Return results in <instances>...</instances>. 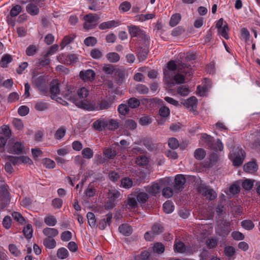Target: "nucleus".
Masks as SVG:
<instances>
[{
    "instance_id": "obj_1",
    "label": "nucleus",
    "mask_w": 260,
    "mask_h": 260,
    "mask_svg": "<svg viewBox=\"0 0 260 260\" xmlns=\"http://www.w3.org/2000/svg\"><path fill=\"white\" fill-rule=\"evenodd\" d=\"M61 95L63 97L70 102L73 103L76 106L83 109L87 103L86 101H78L76 97V91L74 87L67 86L66 89L62 91Z\"/></svg>"
},
{
    "instance_id": "obj_2",
    "label": "nucleus",
    "mask_w": 260,
    "mask_h": 260,
    "mask_svg": "<svg viewBox=\"0 0 260 260\" xmlns=\"http://www.w3.org/2000/svg\"><path fill=\"white\" fill-rule=\"evenodd\" d=\"M86 102L84 109L88 111L108 109L111 107L112 104L110 101L106 100L99 101L95 105L89 101H86Z\"/></svg>"
},
{
    "instance_id": "obj_3",
    "label": "nucleus",
    "mask_w": 260,
    "mask_h": 260,
    "mask_svg": "<svg viewBox=\"0 0 260 260\" xmlns=\"http://www.w3.org/2000/svg\"><path fill=\"white\" fill-rule=\"evenodd\" d=\"M229 157L234 166H239L244 159L245 152L241 148L238 147L230 152Z\"/></svg>"
},
{
    "instance_id": "obj_4",
    "label": "nucleus",
    "mask_w": 260,
    "mask_h": 260,
    "mask_svg": "<svg viewBox=\"0 0 260 260\" xmlns=\"http://www.w3.org/2000/svg\"><path fill=\"white\" fill-rule=\"evenodd\" d=\"M167 68L168 70L164 71V75L168 84H170L169 80L171 75V72L175 71H177L178 72H182V69H184L185 67L182 64H180L179 62L176 63L174 61L171 60L168 63ZM173 85V83H170V87H172Z\"/></svg>"
},
{
    "instance_id": "obj_5",
    "label": "nucleus",
    "mask_w": 260,
    "mask_h": 260,
    "mask_svg": "<svg viewBox=\"0 0 260 260\" xmlns=\"http://www.w3.org/2000/svg\"><path fill=\"white\" fill-rule=\"evenodd\" d=\"M50 93L51 97L53 100H56L57 102L63 105H67L68 103L62 100L60 97L57 96L59 93V84L57 81H54L50 84Z\"/></svg>"
},
{
    "instance_id": "obj_6",
    "label": "nucleus",
    "mask_w": 260,
    "mask_h": 260,
    "mask_svg": "<svg viewBox=\"0 0 260 260\" xmlns=\"http://www.w3.org/2000/svg\"><path fill=\"white\" fill-rule=\"evenodd\" d=\"M6 149L10 153L20 154L23 152L24 146L21 142L11 140L9 142Z\"/></svg>"
},
{
    "instance_id": "obj_7",
    "label": "nucleus",
    "mask_w": 260,
    "mask_h": 260,
    "mask_svg": "<svg viewBox=\"0 0 260 260\" xmlns=\"http://www.w3.org/2000/svg\"><path fill=\"white\" fill-rule=\"evenodd\" d=\"M99 18L96 14L90 13L86 15L84 17L85 20L84 27L87 29L94 28L97 25Z\"/></svg>"
},
{
    "instance_id": "obj_8",
    "label": "nucleus",
    "mask_w": 260,
    "mask_h": 260,
    "mask_svg": "<svg viewBox=\"0 0 260 260\" xmlns=\"http://www.w3.org/2000/svg\"><path fill=\"white\" fill-rule=\"evenodd\" d=\"M198 191L209 200L214 199L217 196L216 192L207 186L200 185L198 188Z\"/></svg>"
},
{
    "instance_id": "obj_9",
    "label": "nucleus",
    "mask_w": 260,
    "mask_h": 260,
    "mask_svg": "<svg viewBox=\"0 0 260 260\" xmlns=\"http://www.w3.org/2000/svg\"><path fill=\"white\" fill-rule=\"evenodd\" d=\"M181 103L191 112L195 114L197 113V108L198 106V100L195 96H191L184 100Z\"/></svg>"
},
{
    "instance_id": "obj_10",
    "label": "nucleus",
    "mask_w": 260,
    "mask_h": 260,
    "mask_svg": "<svg viewBox=\"0 0 260 260\" xmlns=\"http://www.w3.org/2000/svg\"><path fill=\"white\" fill-rule=\"evenodd\" d=\"M163 184L164 180H160L158 182L154 183L150 186L145 187V190L149 194L155 195L160 192V188L162 187Z\"/></svg>"
},
{
    "instance_id": "obj_11",
    "label": "nucleus",
    "mask_w": 260,
    "mask_h": 260,
    "mask_svg": "<svg viewBox=\"0 0 260 260\" xmlns=\"http://www.w3.org/2000/svg\"><path fill=\"white\" fill-rule=\"evenodd\" d=\"M10 161L13 163V165H16L21 164H26L31 165L32 164V160L27 156L15 157L9 156Z\"/></svg>"
},
{
    "instance_id": "obj_12",
    "label": "nucleus",
    "mask_w": 260,
    "mask_h": 260,
    "mask_svg": "<svg viewBox=\"0 0 260 260\" xmlns=\"http://www.w3.org/2000/svg\"><path fill=\"white\" fill-rule=\"evenodd\" d=\"M134 196L136 197L137 201L140 204H145L149 199V196L147 193L141 191L139 189L136 190L134 192Z\"/></svg>"
},
{
    "instance_id": "obj_13",
    "label": "nucleus",
    "mask_w": 260,
    "mask_h": 260,
    "mask_svg": "<svg viewBox=\"0 0 260 260\" xmlns=\"http://www.w3.org/2000/svg\"><path fill=\"white\" fill-rule=\"evenodd\" d=\"M80 78L85 81H92L94 80L95 74L92 70L81 71L80 73Z\"/></svg>"
},
{
    "instance_id": "obj_14",
    "label": "nucleus",
    "mask_w": 260,
    "mask_h": 260,
    "mask_svg": "<svg viewBox=\"0 0 260 260\" xmlns=\"http://www.w3.org/2000/svg\"><path fill=\"white\" fill-rule=\"evenodd\" d=\"M89 94V90L86 87H81L76 91V97L78 101H85L87 100H84Z\"/></svg>"
},
{
    "instance_id": "obj_15",
    "label": "nucleus",
    "mask_w": 260,
    "mask_h": 260,
    "mask_svg": "<svg viewBox=\"0 0 260 260\" xmlns=\"http://www.w3.org/2000/svg\"><path fill=\"white\" fill-rule=\"evenodd\" d=\"M120 24V21L119 20H111L103 22L99 25V28L101 30L109 29L116 27Z\"/></svg>"
},
{
    "instance_id": "obj_16",
    "label": "nucleus",
    "mask_w": 260,
    "mask_h": 260,
    "mask_svg": "<svg viewBox=\"0 0 260 260\" xmlns=\"http://www.w3.org/2000/svg\"><path fill=\"white\" fill-rule=\"evenodd\" d=\"M39 3L30 2L26 6V11L31 15H37L39 12Z\"/></svg>"
},
{
    "instance_id": "obj_17",
    "label": "nucleus",
    "mask_w": 260,
    "mask_h": 260,
    "mask_svg": "<svg viewBox=\"0 0 260 260\" xmlns=\"http://www.w3.org/2000/svg\"><path fill=\"white\" fill-rule=\"evenodd\" d=\"M128 31L132 37H139L143 35V31L136 25L128 26Z\"/></svg>"
},
{
    "instance_id": "obj_18",
    "label": "nucleus",
    "mask_w": 260,
    "mask_h": 260,
    "mask_svg": "<svg viewBox=\"0 0 260 260\" xmlns=\"http://www.w3.org/2000/svg\"><path fill=\"white\" fill-rule=\"evenodd\" d=\"M244 170L249 173H254L258 169V166L254 161H250L244 165Z\"/></svg>"
},
{
    "instance_id": "obj_19",
    "label": "nucleus",
    "mask_w": 260,
    "mask_h": 260,
    "mask_svg": "<svg viewBox=\"0 0 260 260\" xmlns=\"http://www.w3.org/2000/svg\"><path fill=\"white\" fill-rule=\"evenodd\" d=\"M135 196L131 194L128 197V199L125 202V207L128 209H135L137 207V201L135 199Z\"/></svg>"
},
{
    "instance_id": "obj_20",
    "label": "nucleus",
    "mask_w": 260,
    "mask_h": 260,
    "mask_svg": "<svg viewBox=\"0 0 260 260\" xmlns=\"http://www.w3.org/2000/svg\"><path fill=\"white\" fill-rule=\"evenodd\" d=\"M121 194L120 192L116 189L110 190L108 193V198L113 204L116 200L120 198Z\"/></svg>"
},
{
    "instance_id": "obj_21",
    "label": "nucleus",
    "mask_w": 260,
    "mask_h": 260,
    "mask_svg": "<svg viewBox=\"0 0 260 260\" xmlns=\"http://www.w3.org/2000/svg\"><path fill=\"white\" fill-rule=\"evenodd\" d=\"M112 215L111 214H107L106 218L101 219L99 224V227L101 230H104L108 226L110 225L111 222Z\"/></svg>"
},
{
    "instance_id": "obj_22",
    "label": "nucleus",
    "mask_w": 260,
    "mask_h": 260,
    "mask_svg": "<svg viewBox=\"0 0 260 260\" xmlns=\"http://www.w3.org/2000/svg\"><path fill=\"white\" fill-rule=\"evenodd\" d=\"M43 233L48 238H53L58 234V231L54 228H46L43 229Z\"/></svg>"
},
{
    "instance_id": "obj_23",
    "label": "nucleus",
    "mask_w": 260,
    "mask_h": 260,
    "mask_svg": "<svg viewBox=\"0 0 260 260\" xmlns=\"http://www.w3.org/2000/svg\"><path fill=\"white\" fill-rule=\"evenodd\" d=\"M59 57L60 59H61L62 61L68 64L76 62L78 59V58L75 54H69L66 57H64L63 55H62L59 56Z\"/></svg>"
},
{
    "instance_id": "obj_24",
    "label": "nucleus",
    "mask_w": 260,
    "mask_h": 260,
    "mask_svg": "<svg viewBox=\"0 0 260 260\" xmlns=\"http://www.w3.org/2000/svg\"><path fill=\"white\" fill-rule=\"evenodd\" d=\"M186 181L184 175H177L175 179V187L177 189H179L185 184Z\"/></svg>"
},
{
    "instance_id": "obj_25",
    "label": "nucleus",
    "mask_w": 260,
    "mask_h": 260,
    "mask_svg": "<svg viewBox=\"0 0 260 260\" xmlns=\"http://www.w3.org/2000/svg\"><path fill=\"white\" fill-rule=\"evenodd\" d=\"M119 231L120 233L126 236H129L132 233L131 226L127 224H122L120 225Z\"/></svg>"
},
{
    "instance_id": "obj_26",
    "label": "nucleus",
    "mask_w": 260,
    "mask_h": 260,
    "mask_svg": "<svg viewBox=\"0 0 260 260\" xmlns=\"http://www.w3.org/2000/svg\"><path fill=\"white\" fill-rule=\"evenodd\" d=\"M106 119H99L94 122L93 126L95 129L102 130L106 128Z\"/></svg>"
},
{
    "instance_id": "obj_27",
    "label": "nucleus",
    "mask_w": 260,
    "mask_h": 260,
    "mask_svg": "<svg viewBox=\"0 0 260 260\" xmlns=\"http://www.w3.org/2000/svg\"><path fill=\"white\" fill-rule=\"evenodd\" d=\"M185 73V68L182 69V72H178L174 76V80L177 84H181L184 82L185 81V77L184 75L183 74Z\"/></svg>"
},
{
    "instance_id": "obj_28",
    "label": "nucleus",
    "mask_w": 260,
    "mask_h": 260,
    "mask_svg": "<svg viewBox=\"0 0 260 260\" xmlns=\"http://www.w3.org/2000/svg\"><path fill=\"white\" fill-rule=\"evenodd\" d=\"M39 46L38 45H30L26 49L25 52L27 56H32L38 51Z\"/></svg>"
},
{
    "instance_id": "obj_29",
    "label": "nucleus",
    "mask_w": 260,
    "mask_h": 260,
    "mask_svg": "<svg viewBox=\"0 0 260 260\" xmlns=\"http://www.w3.org/2000/svg\"><path fill=\"white\" fill-rule=\"evenodd\" d=\"M44 222L48 226H53L57 223L55 217L51 215H48L44 218Z\"/></svg>"
},
{
    "instance_id": "obj_30",
    "label": "nucleus",
    "mask_w": 260,
    "mask_h": 260,
    "mask_svg": "<svg viewBox=\"0 0 260 260\" xmlns=\"http://www.w3.org/2000/svg\"><path fill=\"white\" fill-rule=\"evenodd\" d=\"M43 244L46 248L49 249L54 248L56 245V241L53 238H45Z\"/></svg>"
},
{
    "instance_id": "obj_31",
    "label": "nucleus",
    "mask_w": 260,
    "mask_h": 260,
    "mask_svg": "<svg viewBox=\"0 0 260 260\" xmlns=\"http://www.w3.org/2000/svg\"><path fill=\"white\" fill-rule=\"evenodd\" d=\"M106 128L110 130H115L118 127V122L114 119H106Z\"/></svg>"
},
{
    "instance_id": "obj_32",
    "label": "nucleus",
    "mask_w": 260,
    "mask_h": 260,
    "mask_svg": "<svg viewBox=\"0 0 260 260\" xmlns=\"http://www.w3.org/2000/svg\"><path fill=\"white\" fill-rule=\"evenodd\" d=\"M107 58L110 62H116L120 59L119 55L116 52H110L106 55Z\"/></svg>"
},
{
    "instance_id": "obj_33",
    "label": "nucleus",
    "mask_w": 260,
    "mask_h": 260,
    "mask_svg": "<svg viewBox=\"0 0 260 260\" xmlns=\"http://www.w3.org/2000/svg\"><path fill=\"white\" fill-rule=\"evenodd\" d=\"M181 17L180 14L178 13L173 15L170 19V25L172 27H174L177 25L181 20Z\"/></svg>"
},
{
    "instance_id": "obj_34",
    "label": "nucleus",
    "mask_w": 260,
    "mask_h": 260,
    "mask_svg": "<svg viewBox=\"0 0 260 260\" xmlns=\"http://www.w3.org/2000/svg\"><path fill=\"white\" fill-rule=\"evenodd\" d=\"M229 31V29L226 23L224 24L223 25V27L218 29V33L225 39H228L229 38L228 35Z\"/></svg>"
},
{
    "instance_id": "obj_35",
    "label": "nucleus",
    "mask_w": 260,
    "mask_h": 260,
    "mask_svg": "<svg viewBox=\"0 0 260 260\" xmlns=\"http://www.w3.org/2000/svg\"><path fill=\"white\" fill-rule=\"evenodd\" d=\"M190 90L189 88L186 85H181L179 86L177 89V92L180 95L183 96H186L189 93Z\"/></svg>"
},
{
    "instance_id": "obj_36",
    "label": "nucleus",
    "mask_w": 260,
    "mask_h": 260,
    "mask_svg": "<svg viewBox=\"0 0 260 260\" xmlns=\"http://www.w3.org/2000/svg\"><path fill=\"white\" fill-rule=\"evenodd\" d=\"M12 61V58L11 55L9 54L4 55L1 59L0 65L3 68H5L7 64Z\"/></svg>"
},
{
    "instance_id": "obj_37",
    "label": "nucleus",
    "mask_w": 260,
    "mask_h": 260,
    "mask_svg": "<svg viewBox=\"0 0 260 260\" xmlns=\"http://www.w3.org/2000/svg\"><path fill=\"white\" fill-rule=\"evenodd\" d=\"M206 154L205 150L202 148H198L194 152V157L198 160L203 159L205 157Z\"/></svg>"
},
{
    "instance_id": "obj_38",
    "label": "nucleus",
    "mask_w": 260,
    "mask_h": 260,
    "mask_svg": "<svg viewBox=\"0 0 260 260\" xmlns=\"http://www.w3.org/2000/svg\"><path fill=\"white\" fill-rule=\"evenodd\" d=\"M69 255V252L65 248H60L58 249L57 252V256L58 258L63 259L68 257Z\"/></svg>"
},
{
    "instance_id": "obj_39",
    "label": "nucleus",
    "mask_w": 260,
    "mask_h": 260,
    "mask_svg": "<svg viewBox=\"0 0 260 260\" xmlns=\"http://www.w3.org/2000/svg\"><path fill=\"white\" fill-rule=\"evenodd\" d=\"M163 209L164 211L166 213L169 214L173 211L174 209V207L172 202H171L169 201H168L164 204Z\"/></svg>"
},
{
    "instance_id": "obj_40",
    "label": "nucleus",
    "mask_w": 260,
    "mask_h": 260,
    "mask_svg": "<svg viewBox=\"0 0 260 260\" xmlns=\"http://www.w3.org/2000/svg\"><path fill=\"white\" fill-rule=\"evenodd\" d=\"M131 7L132 6L129 2L125 1L120 4L119 6V10L120 12L125 13L129 11Z\"/></svg>"
},
{
    "instance_id": "obj_41",
    "label": "nucleus",
    "mask_w": 260,
    "mask_h": 260,
    "mask_svg": "<svg viewBox=\"0 0 260 260\" xmlns=\"http://www.w3.org/2000/svg\"><path fill=\"white\" fill-rule=\"evenodd\" d=\"M133 186V181L129 178H124L121 180V186L129 189Z\"/></svg>"
},
{
    "instance_id": "obj_42",
    "label": "nucleus",
    "mask_w": 260,
    "mask_h": 260,
    "mask_svg": "<svg viewBox=\"0 0 260 260\" xmlns=\"http://www.w3.org/2000/svg\"><path fill=\"white\" fill-rule=\"evenodd\" d=\"M33 230L31 224H27L24 228L23 234L27 239H30L32 236Z\"/></svg>"
},
{
    "instance_id": "obj_43",
    "label": "nucleus",
    "mask_w": 260,
    "mask_h": 260,
    "mask_svg": "<svg viewBox=\"0 0 260 260\" xmlns=\"http://www.w3.org/2000/svg\"><path fill=\"white\" fill-rule=\"evenodd\" d=\"M241 39L245 41L246 43H249L250 40V33L248 29L246 28H242L241 30Z\"/></svg>"
},
{
    "instance_id": "obj_44",
    "label": "nucleus",
    "mask_w": 260,
    "mask_h": 260,
    "mask_svg": "<svg viewBox=\"0 0 260 260\" xmlns=\"http://www.w3.org/2000/svg\"><path fill=\"white\" fill-rule=\"evenodd\" d=\"M66 130L64 127H60L55 132L54 138L56 140H61L65 136Z\"/></svg>"
},
{
    "instance_id": "obj_45",
    "label": "nucleus",
    "mask_w": 260,
    "mask_h": 260,
    "mask_svg": "<svg viewBox=\"0 0 260 260\" xmlns=\"http://www.w3.org/2000/svg\"><path fill=\"white\" fill-rule=\"evenodd\" d=\"M43 165L48 169H53L55 167V162L48 158H45L42 160Z\"/></svg>"
},
{
    "instance_id": "obj_46",
    "label": "nucleus",
    "mask_w": 260,
    "mask_h": 260,
    "mask_svg": "<svg viewBox=\"0 0 260 260\" xmlns=\"http://www.w3.org/2000/svg\"><path fill=\"white\" fill-rule=\"evenodd\" d=\"M75 38V36H67L64 37L63 40L60 44V47L61 49H63L64 47L72 42Z\"/></svg>"
},
{
    "instance_id": "obj_47",
    "label": "nucleus",
    "mask_w": 260,
    "mask_h": 260,
    "mask_svg": "<svg viewBox=\"0 0 260 260\" xmlns=\"http://www.w3.org/2000/svg\"><path fill=\"white\" fill-rule=\"evenodd\" d=\"M103 153L105 156L109 159L113 158L116 155V151L111 148L105 149Z\"/></svg>"
},
{
    "instance_id": "obj_48",
    "label": "nucleus",
    "mask_w": 260,
    "mask_h": 260,
    "mask_svg": "<svg viewBox=\"0 0 260 260\" xmlns=\"http://www.w3.org/2000/svg\"><path fill=\"white\" fill-rule=\"evenodd\" d=\"M22 11L21 7L19 5L14 6L10 11V15L11 17L17 16Z\"/></svg>"
},
{
    "instance_id": "obj_49",
    "label": "nucleus",
    "mask_w": 260,
    "mask_h": 260,
    "mask_svg": "<svg viewBox=\"0 0 260 260\" xmlns=\"http://www.w3.org/2000/svg\"><path fill=\"white\" fill-rule=\"evenodd\" d=\"M86 216L88 220V224L91 227H94L96 224V219L94 214L92 212H88Z\"/></svg>"
},
{
    "instance_id": "obj_50",
    "label": "nucleus",
    "mask_w": 260,
    "mask_h": 260,
    "mask_svg": "<svg viewBox=\"0 0 260 260\" xmlns=\"http://www.w3.org/2000/svg\"><path fill=\"white\" fill-rule=\"evenodd\" d=\"M82 154L83 157L87 159H90L93 157V152L90 148L87 147L82 150Z\"/></svg>"
},
{
    "instance_id": "obj_51",
    "label": "nucleus",
    "mask_w": 260,
    "mask_h": 260,
    "mask_svg": "<svg viewBox=\"0 0 260 260\" xmlns=\"http://www.w3.org/2000/svg\"><path fill=\"white\" fill-rule=\"evenodd\" d=\"M174 248L175 251L179 253L184 252L186 249L185 245L181 242H178L175 243Z\"/></svg>"
},
{
    "instance_id": "obj_52",
    "label": "nucleus",
    "mask_w": 260,
    "mask_h": 260,
    "mask_svg": "<svg viewBox=\"0 0 260 260\" xmlns=\"http://www.w3.org/2000/svg\"><path fill=\"white\" fill-rule=\"evenodd\" d=\"M168 145L171 149H176L178 148L179 143L176 138H171L168 140Z\"/></svg>"
},
{
    "instance_id": "obj_53",
    "label": "nucleus",
    "mask_w": 260,
    "mask_h": 260,
    "mask_svg": "<svg viewBox=\"0 0 260 260\" xmlns=\"http://www.w3.org/2000/svg\"><path fill=\"white\" fill-rule=\"evenodd\" d=\"M242 226L246 230H252L254 225L252 221L250 220H245L241 222Z\"/></svg>"
},
{
    "instance_id": "obj_54",
    "label": "nucleus",
    "mask_w": 260,
    "mask_h": 260,
    "mask_svg": "<svg viewBox=\"0 0 260 260\" xmlns=\"http://www.w3.org/2000/svg\"><path fill=\"white\" fill-rule=\"evenodd\" d=\"M254 182V181L252 179H246L242 183V186L246 190H250L253 185Z\"/></svg>"
},
{
    "instance_id": "obj_55",
    "label": "nucleus",
    "mask_w": 260,
    "mask_h": 260,
    "mask_svg": "<svg viewBox=\"0 0 260 260\" xmlns=\"http://www.w3.org/2000/svg\"><path fill=\"white\" fill-rule=\"evenodd\" d=\"M118 111L120 114L122 115H125L128 113L129 107L127 106L126 104H120L118 106Z\"/></svg>"
},
{
    "instance_id": "obj_56",
    "label": "nucleus",
    "mask_w": 260,
    "mask_h": 260,
    "mask_svg": "<svg viewBox=\"0 0 260 260\" xmlns=\"http://www.w3.org/2000/svg\"><path fill=\"white\" fill-rule=\"evenodd\" d=\"M128 107L131 108H136L140 105V101L135 98H131L128 101Z\"/></svg>"
},
{
    "instance_id": "obj_57",
    "label": "nucleus",
    "mask_w": 260,
    "mask_h": 260,
    "mask_svg": "<svg viewBox=\"0 0 260 260\" xmlns=\"http://www.w3.org/2000/svg\"><path fill=\"white\" fill-rule=\"evenodd\" d=\"M84 42L87 46H93L96 44L97 40L93 37H89L84 40Z\"/></svg>"
},
{
    "instance_id": "obj_58",
    "label": "nucleus",
    "mask_w": 260,
    "mask_h": 260,
    "mask_svg": "<svg viewBox=\"0 0 260 260\" xmlns=\"http://www.w3.org/2000/svg\"><path fill=\"white\" fill-rule=\"evenodd\" d=\"M90 55L94 59H99L102 56L103 53L100 49L95 48L91 50L90 52Z\"/></svg>"
},
{
    "instance_id": "obj_59",
    "label": "nucleus",
    "mask_w": 260,
    "mask_h": 260,
    "mask_svg": "<svg viewBox=\"0 0 260 260\" xmlns=\"http://www.w3.org/2000/svg\"><path fill=\"white\" fill-rule=\"evenodd\" d=\"M10 252L15 256H18L20 254V251L18 250L17 246L14 244H10L9 246Z\"/></svg>"
},
{
    "instance_id": "obj_60",
    "label": "nucleus",
    "mask_w": 260,
    "mask_h": 260,
    "mask_svg": "<svg viewBox=\"0 0 260 260\" xmlns=\"http://www.w3.org/2000/svg\"><path fill=\"white\" fill-rule=\"evenodd\" d=\"M224 254L228 257H232L235 253V250L232 246H226L224 249Z\"/></svg>"
},
{
    "instance_id": "obj_61",
    "label": "nucleus",
    "mask_w": 260,
    "mask_h": 260,
    "mask_svg": "<svg viewBox=\"0 0 260 260\" xmlns=\"http://www.w3.org/2000/svg\"><path fill=\"white\" fill-rule=\"evenodd\" d=\"M48 108L47 104L43 102H38L36 103L35 109L37 111H43Z\"/></svg>"
},
{
    "instance_id": "obj_62",
    "label": "nucleus",
    "mask_w": 260,
    "mask_h": 260,
    "mask_svg": "<svg viewBox=\"0 0 260 260\" xmlns=\"http://www.w3.org/2000/svg\"><path fill=\"white\" fill-rule=\"evenodd\" d=\"M72 237V234L71 232L69 231H66L63 232L61 234L60 238L63 241H70Z\"/></svg>"
},
{
    "instance_id": "obj_63",
    "label": "nucleus",
    "mask_w": 260,
    "mask_h": 260,
    "mask_svg": "<svg viewBox=\"0 0 260 260\" xmlns=\"http://www.w3.org/2000/svg\"><path fill=\"white\" fill-rule=\"evenodd\" d=\"M125 127L129 129L133 130L137 127V123L132 119L127 120L125 122Z\"/></svg>"
},
{
    "instance_id": "obj_64",
    "label": "nucleus",
    "mask_w": 260,
    "mask_h": 260,
    "mask_svg": "<svg viewBox=\"0 0 260 260\" xmlns=\"http://www.w3.org/2000/svg\"><path fill=\"white\" fill-rule=\"evenodd\" d=\"M137 91L141 94H146L148 92L149 89L147 87L143 84H139L136 86Z\"/></svg>"
}]
</instances>
